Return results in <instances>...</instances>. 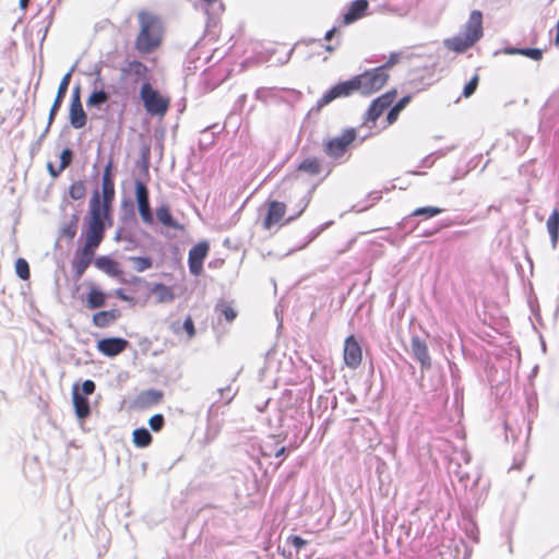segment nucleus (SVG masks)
I'll return each mask as SVG.
<instances>
[{"label":"nucleus","mask_w":559,"mask_h":559,"mask_svg":"<svg viewBox=\"0 0 559 559\" xmlns=\"http://www.w3.org/2000/svg\"><path fill=\"white\" fill-rule=\"evenodd\" d=\"M108 163L102 177V191L95 190L90 199V211L83 231L84 245L75 251L72 269L75 280H80L93 262L96 249L105 237L106 224H112L111 210L115 200V182Z\"/></svg>","instance_id":"f257e3e1"},{"label":"nucleus","mask_w":559,"mask_h":559,"mask_svg":"<svg viewBox=\"0 0 559 559\" xmlns=\"http://www.w3.org/2000/svg\"><path fill=\"white\" fill-rule=\"evenodd\" d=\"M483 35V13L479 10H473L462 31L450 38H445L443 45L451 51L462 53L480 40Z\"/></svg>","instance_id":"f03ea898"},{"label":"nucleus","mask_w":559,"mask_h":559,"mask_svg":"<svg viewBox=\"0 0 559 559\" xmlns=\"http://www.w3.org/2000/svg\"><path fill=\"white\" fill-rule=\"evenodd\" d=\"M140 33L135 39V48L142 53L156 49L162 39V24L155 16L141 12L139 14Z\"/></svg>","instance_id":"7ed1b4c3"},{"label":"nucleus","mask_w":559,"mask_h":559,"mask_svg":"<svg viewBox=\"0 0 559 559\" xmlns=\"http://www.w3.org/2000/svg\"><path fill=\"white\" fill-rule=\"evenodd\" d=\"M389 79V74L384 73V67H377L356 75L358 92L364 96H369L381 90Z\"/></svg>","instance_id":"20e7f679"},{"label":"nucleus","mask_w":559,"mask_h":559,"mask_svg":"<svg viewBox=\"0 0 559 559\" xmlns=\"http://www.w3.org/2000/svg\"><path fill=\"white\" fill-rule=\"evenodd\" d=\"M140 96L150 115L163 116L167 111L169 99L159 95V93L154 90L150 83H144L142 85Z\"/></svg>","instance_id":"39448f33"},{"label":"nucleus","mask_w":559,"mask_h":559,"mask_svg":"<svg viewBox=\"0 0 559 559\" xmlns=\"http://www.w3.org/2000/svg\"><path fill=\"white\" fill-rule=\"evenodd\" d=\"M355 139V129H346L342 134L324 142L323 151L331 158H341L344 156L348 146L354 142Z\"/></svg>","instance_id":"423d86ee"},{"label":"nucleus","mask_w":559,"mask_h":559,"mask_svg":"<svg viewBox=\"0 0 559 559\" xmlns=\"http://www.w3.org/2000/svg\"><path fill=\"white\" fill-rule=\"evenodd\" d=\"M354 92H358V85L356 76L350 80L341 82L330 88L322 97L318 100V107H323L338 97H347Z\"/></svg>","instance_id":"0eeeda50"},{"label":"nucleus","mask_w":559,"mask_h":559,"mask_svg":"<svg viewBox=\"0 0 559 559\" xmlns=\"http://www.w3.org/2000/svg\"><path fill=\"white\" fill-rule=\"evenodd\" d=\"M210 246L207 241H201L189 251L188 265L192 275L199 276L203 270V262L207 257Z\"/></svg>","instance_id":"6e6552de"},{"label":"nucleus","mask_w":559,"mask_h":559,"mask_svg":"<svg viewBox=\"0 0 559 559\" xmlns=\"http://www.w3.org/2000/svg\"><path fill=\"white\" fill-rule=\"evenodd\" d=\"M135 197L141 219L147 225H153L154 216L150 207L148 190L140 180L135 182Z\"/></svg>","instance_id":"1a4fd4ad"},{"label":"nucleus","mask_w":559,"mask_h":559,"mask_svg":"<svg viewBox=\"0 0 559 559\" xmlns=\"http://www.w3.org/2000/svg\"><path fill=\"white\" fill-rule=\"evenodd\" d=\"M344 361L350 369H356L362 359V352L354 335L346 337L343 350Z\"/></svg>","instance_id":"9d476101"},{"label":"nucleus","mask_w":559,"mask_h":559,"mask_svg":"<svg viewBox=\"0 0 559 559\" xmlns=\"http://www.w3.org/2000/svg\"><path fill=\"white\" fill-rule=\"evenodd\" d=\"M395 96H396V91L392 90V91L379 96L378 98H376L371 103V105L367 111L366 121L374 122L382 115V112L392 105V103L395 99Z\"/></svg>","instance_id":"9b49d317"},{"label":"nucleus","mask_w":559,"mask_h":559,"mask_svg":"<svg viewBox=\"0 0 559 559\" xmlns=\"http://www.w3.org/2000/svg\"><path fill=\"white\" fill-rule=\"evenodd\" d=\"M129 342L121 337H106L97 342V349L105 356L114 357L127 349Z\"/></svg>","instance_id":"f8f14e48"},{"label":"nucleus","mask_w":559,"mask_h":559,"mask_svg":"<svg viewBox=\"0 0 559 559\" xmlns=\"http://www.w3.org/2000/svg\"><path fill=\"white\" fill-rule=\"evenodd\" d=\"M164 394L159 390L148 389L141 391L133 400V407L139 411L148 409L162 402Z\"/></svg>","instance_id":"ddd939ff"},{"label":"nucleus","mask_w":559,"mask_h":559,"mask_svg":"<svg viewBox=\"0 0 559 559\" xmlns=\"http://www.w3.org/2000/svg\"><path fill=\"white\" fill-rule=\"evenodd\" d=\"M69 120H70V124L74 129L83 128L87 121L86 114H85L82 103H81L79 88L75 90L72 100H71L70 110H69Z\"/></svg>","instance_id":"4468645a"},{"label":"nucleus","mask_w":559,"mask_h":559,"mask_svg":"<svg viewBox=\"0 0 559 559\" xmlns=\"http://www.w3.org/2000/svg\"><path fill=\"white\" fill-rule=\"evenodd\" d=\"M411 353L413 357L420 364L423 370L431 367V358L428 346L419 336H413L411 340Z\"/></svg>","instance_id":"2eb2a0df"},{"label":"nucleus","mask_w":559,"mask_h":559,"mask_svg":"<svg viewBox=\"0 0 559 559\" xmlns=\"http://www.w3.org/2000/svg\"><path fill=\"white\" fill-rule=\"evenodd\" d=\"M70 80H71V73H67L62 79H61V82L58 86V91H57V95L55 97V100L52 103V106L49 110V116H48V123H47V128L45 130V133L48 132L50 126L52 124L56 116H57V112L59 111V109L61 108V105L63 103V99L67 95V92H68V87H69V84H70Z\"/></svg>","instance_id":"dca6fc26"},{"label":"nucleus","mask_w":559,"mask_h":559,"mask_svg":"<svg viewBox=\"0 0 559 559\" xmlns=\"http://www.w3.org/2000/svg\"><path fill=\"white\" fill-rule=\"evenodd\" d=\"M109 93L104 90V82L100 78V73L98 72L95 81L93 82V91L86 99V106L88 108H99L109 100Z\"/></svg>","instance_id":"f3484780"},{"label":"nucleus","mask_w":559,"mask_h":559,"mask_svg":"<svg viewBox=\"0 0 559 559\" xmlns=\"http://www.w3.org/2000/svg\"><path fill=\"white\" fill-rule=\"evenodd\" d=\"M369 7V2L367 0H355L350 3L347 11L343 15V23L345 25H349L357 20L361 19L367 9Z\"/></svg>","instance_id":"a211bd4d"},{"label":"nucleus","mask_w":559,"mask_h":559,"mask_svg":"<svg viewBox=\"0 0 559 559\" xmlns=\"http://www.w3.org/2000/svg\"><path fill=\"white\" fill-rule=\"evenodd\" d=\"M286 211V206L282 202L272 201L269 205L267 215L264 219V227L270 229L272 225L280 223Z\"/></svg>","instance_id":"6ab92c4d"},{"label":"nucleus","mask_w":559,"mask_h":559,"mask_svg":"<svg viewBox=\"0 0 559 559\" xmlns=\"http://www.w3.org/2000/svg\"><path fill=\"white\" fill-rule=\"evenodd\" d=\"M72 400L76 416L80 419L88 417L91 413L88 400L79 392L78 385L73 388Z\"/></svg>","instance_id":"aec40b11"},{"label":"nucleus","mask_w":559,"mask_h":559,"mask_svg":"<svg viewBox=\"0 0 559 559\" xmlns=\"http://www.w3.org/2000/svg\"><path fill=\"white\" fill-rule=\"evenodd\" d=\"M120 317V312L117 309L103 310L93 314V324L97 328H106L112 324Z\"/></svg>","instance_id":"412c9836"},{"label":"nucleus","mask_w":559,"mask_h":559,"mask_svg":"<svg viewBox=\"0 0 559 559\" xmlns=\"http://www.w3.org/2000/svg\"><path fill=\"white\" fill-rule=\"evenodd\" d=\"M73 153L70 148H64L60 154V165L56 169L51 163H48L47 168L52 177H58L70 164L72 163Z\"/></svg>","instance_id":"4be33fe9"},{"label":"nucleus","mask_w":559,"mask_h":559,"mask_svg":"<svg viewBox=\"0 0 559 559\" xmlns=\"http://www.w3.org/2000/svg\"><path fill=\"white\" fill-rule=\"evenodd\" d=\"M87 307L90 309H97L105 305L106 302V295L104 292L96 287H92L87 294Z\"/></svg>","instance_id":"5701e85b"},{"label":"nucleus","mask_w":559,"mask_h":559,"mask_svg":"<svg viewBox=\"0 0 559 559\" xmlns=\"http://www.w3.org/2000/svg\"><path fill=\"white\" fill-rule=\"evenodd\" d=\"M95 265L99 270L106 272L109 275L116 276L120 273L118 264L109 257H99L95 260Z\"/></svg>","instance_id":"b1692460"},{"label":"nucleus","mask_w":559,"mask_h":559,"mask_svg":"<svg viewBox=\"0 0 559 559\" xmlns=\"http://www.w3.org/2000/svg\"><path fill=\"white\" fill-rule=\"evenodd\" d=\"M507 55H521L532 60L538 61L543 57V51L539 48H507L504 50Z\"/></svg>","instance_id":"393cba45"},{"label":"nucleus","mask_w":559,"mask_h":559,"mask_svg":"<svg viewBox=\"0 0 559 559\" xmlns=\"http://www.w3.org/2000/svg\"><path fill=\"white\" fill-rule=\"evenodd\" d=\"M298 169L300 171L307 173L310 176H316L321 173V164L317 157H308V158H305L299 164Z\"/></svg>","instance_id":"a878e982"},{"label":"nucleus","mask_w":559,"mask_h":559,"mask_svg":"<svg viewBox=\"0 0 559 559\" xmlns=\"http://www.w3.org/2000/svg\"><path fill=\"white\" fill-rule=\"evenodd\" d=\"M201 3L205 13L209 15V23L215 15H218L224 11V4L221 0H201Z\"/></svg>","instance_id":"bb28decb"},{"label":"nucleus","mask_w":559,"mask_h":559,"mask_svg":"<svg viewBox=\"0 0 559 559\" xmlns=\"http://www.w3.org/2000/svg\"><path fill=\"white\" fill-rule=\"evenodd\" d=\"M152 294L155 297L157 302H166L173 299V292L170 287H167L163 284H156L152 288Z\"/></svg>","instance_id":"cd10ccee"},{"label":"nucleus","mask_w":559,"mask_h":559,"mask_svg":"<svg viewBox=\"0 0 559 559\" xmlns=\"http://www.w3.org/2000/svg\"><path fill=\"white\" fill-rule=\"evenodd\" d=\"M133 443L139 448H145L151 444L152 436L145 428H138L132 433Z\"/></svg>","instance_id":"c85d7f7f"},{"label":"nucleus","mask_w":559,"mask_h":559,"mask_svg":"<svg viewBox=\"0 0 559 559\" xmlns=\"http://www.w3.org/2000/svg\"><path fill=\"white\" fill-rule=\"evenodd\" d=\"M215 312L218 316H223L226 321L231 322L237 317V312L227 301H221L215 307Z\"/></svg>","instance_id":"c756f323"},{"label":"nucleus","mask_w":559,"mask_h":559,"mask_svg":"<svg viewBox=\"0 0 559 559\" xmlns=\"http://www.w3.org/2000/svg\"><path fill=\"white\" fill-rule=\"evenodd\" d=\"M86 194V186L82 180H78L71 183L69 188V195L72 200H82Z\"/></svg>","instance_id":"7c9ffc66"},{"label":"nucleus","mask_w":559,"mask_h":559,"mask_svg":"<svg viewBox=\"0 0 559 559\" xmlns=\"http://www.w3.org/2000/svg\"><path fill=\"white\" fill-rule=\"evenodd\" d=\"M129 74L135 75L140 79H143L146 76L147 73V67L142 63L141 61L133 60L128 63L127 70Z\"/></svg>","instance_id":"2f4dec72"},{"label":"nucleus","mask_w":559,"mask_h":559,"mask_svg":"<svg viewBox=\"0 0 559 559\" xmlns=\"http://www.w3.org/2000/svg\"><path fill=\"white\" fill-rule=\"evenodd\" d=\"M156 218L165 226L170 227L174 225L173 216L168 206H159L156 210Z\"/></svg>","instance_id":"473e14b6"},{"label":"nucleus","mask_w":559,"mask_h":559,"mask_svg":"<svg viewBox=\"0 0 559 559\" xmlns=\"http://www.w3.org/2000/svg\"><path fill=\"white\" fill-rule=\"evenodd\" d=\"M15 272L21 280L27 281L31 276L29 265L23 258H19L15 262Z\"/></svg>","instance_id":"72a5a7b5"},{"label":"nucleus","mask_w":559,"mask_h":559,"mask_svg":"<svg viewBox=\"0 0 559 559\" xmlns=\"http://www.w3.org/2000/svg\"><path fill=\"white\" fill-rule=\"evenodd\" d=\"M442 209L441 207H437V206H425V207H418L416 209L412 215L413 216H425V217H433L436 215H439L440 213H442Z\"/></svg>","instance_id":"f704fd0d"},{"label":"nucleus","mask_w":559,"mask_h":559,"mask_svg":"<svg viewBox=\"0 0 559 559\" xmlns=\"http://www.w3.org/2000/svg\"><path fill=\"white\" fill-rule=\"evenodd\" d=\"M217 394L219 396V400H223L224 401V404L227 405L229 404L234 397L236 396L237 394V390L233 389L231 385H228L226 388H221L217 390Z\"/></svg>","instance_id":"c9c22d12"},{"label":"nucleus","mask_w":559,"mask_h":559,"mask_svg":"<svg viewBox=\"0 0 559 559\" xmlns=\"http://www.w3.org/2000/svg\"><path fill=\"white\" fill-rule=\"evenodd\" d=\"M547 230L548 233H555L559 231V211L554 210L552 213L549 215L547 223Z\"/></svg>","instance_id":"e433bc0d"},{"label":"nucleus","mask_w":559,"mask_h":559,"mask_svg":"<svg viewBox=\"0 0 559 559\" xmlns=\"http://www.w3.org/2000/svg\"><path fill=\"white\" fill-rule=\"evenodd\" d=\"M132 262L134 264V267L139 272H143L152 266V261L150 258L145 257H135L132 258Z\"/></svg>","instance_id":"4c0bfd02"},{"label":"nucleus","mask_w":559,"mask_h":559,"mask_svg":"<svg viewBox=\"0 0 559 559\" xmlns=\"http://www.w3.org/2000/svg\"><path fill=\"white\" fill-rule=\"evenodd\" d=\"M76 229H78V226H76V219H75L74 222H71L70 224L66 225L61 229V235L63 237L68 238L69 240H72L76 235Z\"/></svg>","instance_id":"58836bf2"},{"label":"nucleus","mask_w":559,"mask_h":559,"mask_svg":"<svg viewBox=\"0 0 559 559\" xmlns=\"http://www.w3.org/2000/svg\"><path fill=\"white\" fill-rule=\"evenodd\" d=\"M148 424L153 431H159L164 427V416L156 414L150 418Z\"/></svg>","instance_id":"ea45409f"},{"label":"nucleus","mask_w":559,"mask_h":559,"mask_svg":"<svg viewBox=\"0 0 559 559\" xmlns=\"http://www.w3.org/2000/svg\"><path fill=\"white\" fill-rule=\"evenodd\" d=\"M477 85H478V76L475 75L471 79V81L464 86L463 88V96L464 97H469L472 96L476 88H477Z\"/></svg>","instance_id":"a19ab883"},{"label":"nucleus","mask_w":559,"mask_h":559,"mask_svg":"<svg viewBox=\"0 0 559 559\" xmlns=\"http://www.w3.org/2000/svg\"><path fill=\"white\" fill-rule=\"evenodd\" d=\"M182 329L188 335V340H191L195 335V328L192 319L188 317L182 324Z\"/></svg>","instance_id":"79ce46f5"},{"label":"nucleus","mask_w":559,"mask_h":559,"mask_svg":"<svg viewBox=\"0 0 559 559\" xmlns=\"http://www.w3.org/2000/svg\"><path fill=\"white\" fill-rule=\"evenodd\" d=\"M288 540L292 543V545L295 547L297 551H299L304 546L307 545V540H305L300 536H290Z\"/></svg>","instance_id":"37998d69"},{"label":"nucleus","mask_w":559,"mask_h":559,"mask_svg":"<svg viewBox=\"0 0 559 559\" xmlns=\"http://www.w3.org/2000/svg\"><path fill=\"white\" fill-rule=\"evenodd\" d=\"M400 112H401V110H399L397 108H395L393 106L386 115L388 124H392L393 122H395L399 118Z\"/></svg>","instance_id":"c03bdc74"},{"label":"nucleus","mask_w":559,"mask_h":559,"mask_svg":"<svg viewBox=\"0 0 559 559\" xmlns=\"http://www.w3.org/2000/svg\"><path fill=\"white\" fill-rule=\"evenodd\" d=\"M400 59L399 53H391L389 60L382 64L381 67H384V73H388V69L393 67Z\"/></svg>","instance_id":"a18cd8bd"},{"label":"nucleus","mask_w":559,"mask_h":559,"mask_svg":"<svg viewBox=\"0 0 559 559\" xmlns=\"http://www.w3.org/2000/svg\"><path fill=\"white\" fill-rule=\"evenodd\" d=\"M82 391L86 395H91L95 391V383L92 380H85L82 384Z\"/></svg>","instance_id":"49530a36"},{"label":"nucleus","mask_w":559,"mask_h":559,"mask_svg":"<svg viewBox=\"0 0 559 559\" xmlns=\"http://www.w3.org/2000/svg\"><path fill=\"white\" fill-rule=\"evenodd\" d=\"M409 100H411V96H408V95L404 96L394 105V107L402 111L406 107V105L409 103Z\"/></svg>","instance_id":"de8ad7c7"},{"label":"nucleus","mask_w":559,"mask_h":559,"mask_svg":"<svg viewBox=\"0 0 559 559\" xmlns=\"http://www.w3.org/2000/svg\"><path fill=\"white\" fill-rule=\"evenodd\" d=\"M548 234L550 236L551 247H552V249H556L558 239H559V231L548 233Z\"/></svg>","instance_id":"09e8293b"},{"label":"nucleus","mask_w":559,"mask_h":559,"mask_svg":"<svg viewBox=\"0 0 559 559\" xmlns=\"http://www.w3.org/2000/svg\"><path fill=\"white\" fill-rule=\"evenodd\" d=\"M115 294L121 300H124V301L129 300V297L124 294V292L121 288L117 289Z\"/></svg>","instance_id":"8fccbe9b"},{"label":"nucleus","mask_w":559,"mask_h":559,"mask_svg":"<svg viewBox=\"0 0 559 559\" xmlns=\"http://www.w3.org/2000/svg\"><path fill=\"white\" fill-rule=\"evenodd\" d=\"M217 402H218V401H214V402L212 403V405L210 406V408H209V418H212V417L214 416V413H215V412H216V409H217Z\"/></svg>","instance_id":"3c124183"},{"label":"nucleus","mask_w":559,"mask_h":559,"mask_svg":"<svg viewBox=\"0 0 559 559\" xmlns=\"http://www.w3.org/2000/svg\"><path fill=\"white\" fill-rule=\"evenodd\" d=\"M335 33H336V28H335V27H333V28L329 29V31L325 33V35H324V39H325V40H328V41H329V40H331V39L333 38V36H334V34H335Z\"/></svg>","instance_id":"603ef678"},{"label":"nucleus","mask_w":559,"mask_h":559,"mask_svg":"<svg viewBox=\"0 0 559 559\" xmlns=\"http://www.w3.org/2000/svg\"><path fill=\"white\" fill-rule=\"evenodd\" d=\"M29 0H20L19 5L22 10H26L28 8Z\"/></svg>","instance_id":"864d4df0"},{"label":"nucleus","mask_w":559,"mask_h":559,"mask_svg":"<svg viewBox=\"0 0 559 559\" xmlns=\"http://www.w3.org/2000/svg\"><path fill=\"white\" fill-rule=\"evenodd\" d=\"M369 198H371V199H372V201L374 202V201L379 200V199L381 198V195H380V192H377V191H376V192H371V193L369 194Z\"/></svg>","instance_id":"5fc2aeb1"},{"label":"nucleus","mask_w":559,"mask_h":559,"mask_svg":"<svg viewBox=\"0 0 559 559\" xmlns=\"http://www.w3.org/2000/svg\"><path fill=\"white\" fill-rule=\"evenodd\" d=\"M286 452V448L285 447H281L276 452H275V456L276 457H280L282 455H284Z\"/></svg>","instance_id":"6e6d98bb"},{"label":"nucleus","mask_w":559,"mask_h":559,"mask_svg":"<svg viewBox=\"0 0 559 559\" xmlns=\"http://www.w3.org/2000/svg\"><path fill=\"white\" fill-rule=\"evenodd\" d=\"M478 480H479V475L476 473L475 476H474L472 485L476 486L478 484Z\"/></svg>","instance_id":"4d7b16f0"},{"label":"nucleus","mask_w":559,"mask_h":559,"mask_svg":"<svg viewBox=\"0 0 559 559\" xmlns=\"http://www.w3.org/2000/svg\"><path fill=\"white\" fill-rule=\"evenodd\" d=\"M334 49H335V46H334V45H326V46H325V50H326V51H329V52L334 51Z\"/></svg>","instance_id":"13d9d810"},{"label":"nucleus","mask_w":559,"mask_h":559,"mask_svg":"<svg viewBox=\"0 0 559 559\" xmlns=\"http://www.w3.org/2000/svg\"><path fill=\"white\" fill-rule=\"evenodd\" d=\"M462 457H463V460H464V462H465L466 464H468V463H469V455H468L467 453H463V454H462Z\"/></svg>","instance_id":"bf43d9fd"},{"label":"nucleus","mask_w":559,"mask_h":559,"mask_svg":"<svg viewBox=\"0 0 559 559\" xmlns=\"http://www.w3.org/2000/svg\"><path fill=\"white\" fill-rule=\"evenodd\" d=\"M556 44L559 45V20H558V23H557Z\"/></svg>","instance_id":"052dcab7"}]
</instances>
